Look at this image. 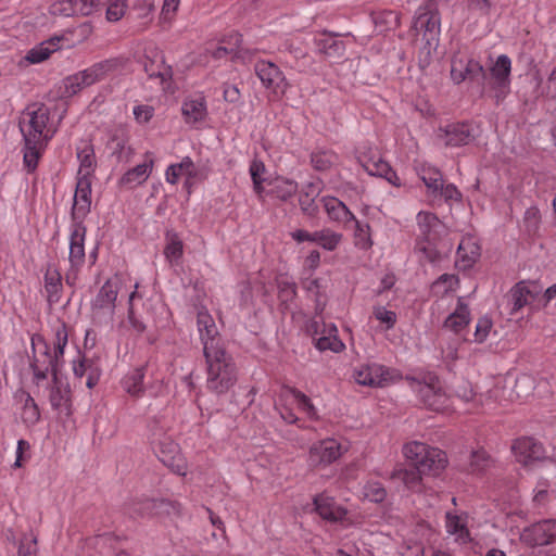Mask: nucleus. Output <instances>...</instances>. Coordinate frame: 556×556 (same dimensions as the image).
<instances>
[{"instance_id":"f257e3e1","label":"nucleus","mask_w":556,"mask_h":556,"mask_svg":"<svg viewBox=\"0 0 556 556\" xmlns=\"http://www.w3.org/2000/svg\"><path fill=\"white\" fill-rule=\"evenodd\" d=\"M18 125L24 141L23 165L27 173H34L58 126L50 118L49 108L39 103L22 112Z\"/></svg>"},{"instance_id":"f03ea898","label":"nucleus","mask_w":556,"mask_h":556,"mask_svg":"<svg viewBox=\"0 0 556 556\" xmlns=\"http://www.w3.org/2000/svg\"><path fill=\"white\" fill-rule=\"evenodd\" d=\"M206 363L207 389L218 394L226 393L237 381V370L232 357L226 349L203 354Z\"/></svg>"},{"instance_id":"7ed1b4c3","label":"nucleus","mask_w":556,"mask_h":556,"mask_svg":"<svg viewBox=\"0 0 556 556\" xmlns=\"http://www.w3.org/2000/svg\"><path fill=\"white\" fill-rule=\"evenodd\" d=\"M418 226V238L416 251L428 262H435L439 256L437 243L445 231L444 224L438 216L428 211H421L416 216Z\"/></svg>"},{"instance_id":"20e7f679","label":"nucleus","mask_w":556,"mask_h":556,"mask_svg":"<svg viewBox=\"0 0 556 556\" xmlns=\"http://www.w3.org/2000/svg\"><path fill=\"white\" fill-rule=\"evenodd\" d=\"M403 455L424 473L438 476L447 465L445 452L419 441L403 446Z\"/></svg>"},{"instance_id":"39448f33","label":"nucleus","mask_w":556,"mask_h":556,"mask_svg":"<svg viewBox=\"0 0 556 556\" xmlns=\"http://www.w3.org/2000/svg\"><path fill=\"white\" fill-rule=\"evenodd\" d=\"M352 380L358 386L386 388L401 380V372L392 367L371 362L357 364L352 369Z\"/></svg>"},{"instance_id":"423d86ee","label":"nucleus","mask_w":556,"mask_h":556,"mask_svg":"<svg viewBox=\"0 0 556 556\" xmlns=\"http://www.w3.org/2000/svg\"><path fill=\"white\" fill-rule=\"evenodd\" d=\"M511 60L506 54H501L489 68L488 74L483 71L485 80V92L498 104L503 102L510 92Z\"/></svg>"},{"instance_id":"0eeeda50","label":"nucleus","mask_w":556,"mask_h":556,"mask_svg":"<svg viewBox=\"0 0 556 556\" xmlns=\"http://www.w3.org/2000/svg\"><path fill=\"white\" fill-rule=\"evenodd\" d=\"M349 451V445L336 438H326L311 444L307 465L313 469H325L340 459Z\"/></svg>"},{"instance_id":"6e6552de","label":"nucleus","mask_w":556,"mask_h":556,"mask_svg":"<svg viewBox=\"0 0 556 556\" xmlns=\"http://www.w3.org/2000/svg\"><path fill=\"white\" fill-rule=\"evenodd\" d=\"M33 362L31 368L37 383L46 380L49 372L55 378L56 367L60 358L51 350L50 344L41 336L31 338Z\"/></svg>"},{"instance_id":"1a4fd4ad","label":"nucleus","mask_w":556,"mask_h":556,"mask_svg":"<svg viewBox=\"0 0 556 556\" xmlns=\"http://www.w3.org/2000/svg\"><path fill=\"white\" fill-rule=\"evenodd\" d=\"M86 226L84 223H71L70 226V252L68 262L70 269L65 275V280L68 285H74L77 275L85 264V240H86Z\"/></svg>"},{"instance_id":"9d476101","label":"nucleus","mask_w":556,"mask_h":556,"mask_svg":"<svg viewBox=\"0 0 556 556\" xmlns=\"http://www.w3.org/2000/svg\"><path fill=\"white\" fill-rule=\"evenodd\" d=\"M117 295V281H105L92 302L91 317L94 324L109 325L113 321Z\"/></svg>"},{"instance_id":"9b49d317","label":"nucleus","mask_w":556,"mask_h":556,"mask_svg":"<svg viewBox=\"0 0 556 556\" xmlns=\"http://www.w3.org/2000/svg\"><path fill=\"white\" fill-rule=\"evenodd\" d=\"M144 72L150 78H159L163 85V89H168L172 84L173 70L164 60L163 52L154 45L144 48L141 60Z\"/></svg>"},{"instance_id":"f8f14e48","label":"nucleus","mask_w":556,"mask_h":556,"mask_svg":"<svg viewBox=\"0 0 556 556\" xmlns=\"http://www.w3.org/2000/svg\"><path fill=\"white\" fill-rule=\"evenodd\" d=\"M514 401V392L508 380L503 377L492 379L484 391L479 393V406L484 410H493L497 406H506Z\"/></svg>"},{"instance_id":"ddd939ff","label":"nucleus","mask_w":556,"mask_h":556,"mask_svg":"<svg viewBox=\"0 0 556 556\" xmlns=\"http://www.w3.org/2000/svg\"><path fill=\"white\" fill-rule=\"evenodd\" d=\"M197 328L203 346V354L225 349L224 341L214 318L204 308L198 312Z\"/></svg>"},{"instance_id":"4468645a","label":"nucleus","mask_w":556,"mask_h":556,"mask_svg":"<svg viewBox=\"0 0 556 556\" xmlns=\"http://www.w3.org/2000/svg\"><path fill=\"white\" fill-rule=\"evenodd\" d=\"M522 543L529 546H545L556 542V520L546 519L525 528L520 534Z\"/></svg>"},{"instance_id":"2eb2a0df","label":"nucleus","mask_w":556,"mask_h":556,"mask_svg":"<svg viewBox=\"0 0 556 556\" xmlns=\"http://www.w3.org/2000/svg\"><path fill=\"white\" fill-rule=\"evenodd\" d=\"M152 448L159 459L177 475L186 476L187 462L179 453L178 444L172 438H165L157 443H152Z\"/></svg>"},{"instance_id":"dca6fc26","label":"nucleus","mask_w":556,"mask_h":556,"mask_svg":"<svg viewBox=\"0 0 556 556\" xmlns=\"http://www.w3.org/2000/svg\"><path fill=\"white\" fill-rule=\"evenodd\" d=\"M180 177H185V188L190 192L193 185L204 177L189 156H185L179 163L170 164L165 170V180L170 185H177Z\"/></svg>"},{"instance_id":"f3484780","label":"nucleus","mask_w":556,"mask_h":556,"mask_svg":"<svg viewBox=\"0 0 556 556\" xmlns=\"http://www.w3.org/2000/svg\"><path fill=\"white\" fill-rule=\"evenodd\" d=\"M358 162L370 176L384 178L392 186L401 187L402 182L397 174L379 154L361 152Z\"/></svg>"},{"instance_id":"a211bd4d","label":"nucleus","mask_w":556,"mask_h":556,"mask_svg":"<svg viewBox=\"0 0 556 556\" xmlns=\"http://www.w3.org/2000/svg\"><path fill=\"white\" fill-rule=\"evenodd\" d=\"M539 288L534 283H527L525 281L518 282L511 288L509 292V301L511 303L510 314H516L523 307H529L530 311H538L541 304L538 302Z\"/></svg>"},{"instance_id":"6ab92c4d","label":"nucleus","mask_w":556,"mask_h":556,"mask_svg":"<svg viewBox=\"0 0 556 556\" xmlns=\"http://www.w3.org/2000/svg\"><path fill=\"white\" fill-rule=\"evenodd\" d=\"M254 70L265 88L273 90L276 94L286 92L288 83L283 73L275 63L261 60L256 62Z\"/></svg>"},{"instance_id":"aec40b11","label":"nucleus","mask_w":556,"mask_h":556,"mask_svg":"<svg viewBox=\"0 0 556 556\" xmlns=\"http://www.w3.org/2000/svg\"><path fill=\"white\" fill-rule=\"evenodd\" d=\"M511 451L516 460L523 466H529L535 462L543 460L546 456V452L542 443L529 437L517 439L511 446Z\"/></svg>"},{"instance_id":"412c9836","label":"nucleus","mask_w":556,"mask_h":556,"mask_svg":"<svg viewBox=\"0 0 556 556\" xmlns=\"http://www.w3.org/2000/svg\"><path fill=\"white\" fill-rule=\"evenodd\" d=\"M483 74V66L476 60L464 54H455L451 61V79L460 84L466 79L473 80Z\"/></svg>"},{"instance_id":"4be33fe9","label":"nucleus","mask_w":556,"mask_h":556,"mask_svg":"<svg viewBox=\"0 0 556 556\" xmlns=\"http://www.w3.org/2000/svg\"><path fill=\"white\" fill-rule=\"evenodd\" d=\"M91 206V178H77L74 203L72 207V223H84Z\"/></svg>"},{"instance_id":"5701e85b","label":"nucleus","mask_w":556,"mask_h":556,"mask_svg":"<svg viewBox=\"0 0 556 556\" xmlns=\"http://www.w3.org/2000/svg\"><path fill=\"white\" fill-rule=\"evenodd\" d=\"M417 393L424 405L431 410L444 412L448 407V396L437 380L419 384Z\"/></svg>"},{"instance_id":"b1692460","label":"nucleus","mask_w":556,"mask_h":556,"mask_svg":"<svg viewBox=\"0 0 556 556\" xmlns=\"http://www.w3.org/2000/svg\"><path fill=\"white\" fill-rule=\"evenodd\" d=\"M438 138L446 147H460L472 140V134L468 124L452 123L438 129Z\"/></svg>"},{"instance_id":"393cba45","label":"nucleus","mask_w":556,"mask_h":556,"mask_svg":"<svg viewBox=\"0 0 556 556\" xmlns=\"http://www.w3.org/2000/svg\"><path fill=\"white\" fill-rule=\"evenodd\" d=\"M181 114L189 125L203 122L207 115L205 98L200 94L186 98L181 105Z\"/></svg>"},{"instance_id":"a878e982","label":"nucleus","mask_w":556,"mask_h":556,"mask_svg":"<svg viewBox=\"0 0 556 556\" xmlns=\"http://www.w3.org/2000/svg\"><path fill=\"white\" fill-rule=\"evenodd\" d=\"M119 66V61L117 59H109L93 65L79 71V76L81 78L83 85L87 87L104 79L106 75L113 71H115Z\"/></svg>"},{"instance_id":"bb28decb","label":"nucleus","mask_w":556,"mask_h":556,"mask_svg":"<svg viewBox=\"0 0 556 556\" xmlns=\"http://www.w3.org/2000/svg\"><path fill=\"white\" fill-rule=\"evenodd\" d=\"M314 506L317 514L329 521H341L345 518L346 510L336 504L333 497L326 493L317 494L314 497Z\"/></svg>"},{"instance_id":"cd10ccee","label":"nucleus","mask_w":556,"mask_h":556,"mask_svg":"<svg viewBox=\"0 0 556 556\" xmlns=\"http://www.w3.org/2000/svg\"><path fill=\"white\" fill-rule=\"evenodd\" d=\"M153 166L154 161L151 155L147 153L146 161L127 170L119 179V185L129 189L142 185L151 175Z\"/></svg>"},{"instance_id":"c85d7f7f","label":"nucleus","mask_w":556,"mask_h":556,"mask_svg":"<svg viewBox=\"0 0 556 556\" xmlns=\"http://www.w3.org/2000/svg\"><path fill=\"white\" fill-rule=\"evenodd\" d=\"M45 292L47 295V300L50 304H55L60 301L63 283H62V275L56 264L50 263L47 265L45 275Z\"/></svg>"},{"instance_id":"c756f323","label":"nucleus","mask_w":556,"mask_h":556,"mask_svg":"<svg viewBox=\"0 0 556 556\" xmlns=\"http://www.w3.org/2000/svg\"><path fill=\"white\" fill-rule=\"evenodd\" d=\"M168 506L175 508V505L167 501L143 497L134 500L129 505V511L136 516L146 517L168 511Z\"/></svg>"},{"instance_id":"7c9ffc66","label":"nucleus","mask_w":556,"mask_h":556,"mask_svg":"<svg viewBox=\"0 0 556 556\" xmlns=\"http://www.w3.org/2000/svg\"><path fill=\"white\" fill-rule=\"evenodd\" d=\"M470 319V309L463 299L459 298L455 309L444 320V328L453 331L454 333H459L462 330L467 328Z\"/></svg>"},{"instance_id":"2f4dec72","label":"nucleus","mask_w":556,"mask_h":556,"mask_svg":"<svg viewBox=\"0 0 556 556\" xmlns=\"http://www.w3.org/2000/svg\"><path fill=\"white\" fill-rule=\"evenodd\" d=\"M440 17L434 0H428L416 13L415 27L426 28L427 31H434L439 28Z\"/></svg>"},{"instance_id":"473e14b6","label":"nucleus","mask_w":556,"mask_h":556,"mask_svg":"<svg viewBox=\"0 0 556 556\" xmlns=\"http://www.w3.org/2000/svg\"><path fill=\"white\" fill-rule=\"evenodd\" d=\"M421 473L424 472L419 471L416 467L407 469L403 466H397L391 472L390 479L401 481L412 492H421L424 488Z\"/></svg>"},{"instance_id":"72a5a7b5","label":"nucleus","mask_w":556,"mask_h":556,"mask_svg":"<svg viewBox=\"0 0 556 556\" xmlns=\"http://www.w3.org/2000/svg\"><path fill=\"white\" fill-rule=\"evenodd\" d=\"M480 255V247L472 237L462 239L457 249L456 263L463 268L471 267Z\"/></svg>"},{"instance_id":"f704fd0d","label":"nucleus","mask_w":556,"mask_h":556,"mask_svg":"<svg viewBox=\"0 0 556 556\" xmlns=\"http://www.w3.org/2000/svg\"><path fill=\"white\" fill-rule=\"evenodd\" d=\"M144 367L129 370L121 380L122 389L132 397H141L144 393Z\"/></svg>"},{"instance_id":"c9c22d12","label":"nucleus","mask_w":556,"mask_h":556,"mask_svg":"<svg viewBox=\"0 0 556 556\" xmlns=\"http://www.w3.org/2000/svg\"><path fill=\"white\" fill-rule=\"evenodd\" d=\"M321 202L330 219L344 224L355 220V215L339 199L325 197L321 199Z\"/></svg>"},{"instance_id":"e433bc0d","label":"nucleus","mask_w":556,"mask_h":556,"mask_svg":"<svg viewBox=\"0 0 556 556\" xmlns=\"http://www.w3.org/2000/svg\"><path fill=\"white\" fill-rule=\"evenodd\" d=\"M445 527L450 534L456 536V541L460 543H467L470 541V533L467 528V515L466 514H452L446 513Z\"/></svg>"},{"instance_id":"4c0bfd02","label":"nucleus","mask_w":556,"mask_h":556,"mask_svg":"<svg viewBox=\"0 0 556 556\" xmlns=\"http://www.w3.org/2000/svg\"><path fill=\"white\" fill-rule=\"evenodd\" d=\"M173 426V420L168 414L154 416L149 422V441L157 443L165 438H170L167 432Z\"/></svg>"},{"instance_id":"58836bf2","label":"nucleus","mask_w":556,"mask_h":556,"mask_svg":"<svg viewBox=\"0 0 556 556\" xmlns=\"http://www.w3.org/2000/svg\"><path fill=\"white\" fill-rule=\"evenodd\" d=\"M79 168L77 178H91L96 167V156L92 144L84 143L77 148Z\"/></svg>"},{"instance_id":"ea45409f","label":"nucleus","mask_w":556,"mask_h":556,"mask_svg":"<svg viewBox=\"0 0 556 556\" xmlns=\"http://www.w3.org/2000/svg\"><path fill=\"white\" fill-rule=\"evenodd\" d=\"M418 177L424 181L429 193L437 194L443 181L441 172L428 163H421L416 167Z\"/></svg>"},{"instance_id":"a19ab883","label":"nucleus","mask_w":556,"mask_h":556,"mask_svg":"<svg viewBox=\"0 0 556 556\" xmlns=\"http://www.w3.org/2000/svg\"><path fill=\"white\" fill-rule=\"evenodd\" d=\"M62 38L53 37L46 40L28 51L26 60L31 64H37L46 61L53 52L61 48L60 41Z\"/></svg>"},{"instance_id":"79ce46f5","label":"nucleus","mask_w":556,"mask_h":556,"mask_svg":"<svg viewBox=\"0 0 556 556\" xmlns=\"http://www.w3.org/2000/svg\"><path fill=\"white\" fill-rule=\"evenodd\" d=\"M303 288L315 299V313L320 316L326 307V285L320 278H306Z\"/></svg>"},{"instance_id":"37998d69","label":"nucleus","mask_w":556,"mask_h":556,"mask_svg":"<svg viewBox=\"0 0 556 556\" xmlns=\"http://www.w3.org/2000/svg\"><path fill=\"white\" fill-rule=\"evenodd\" d=\"M495 465L494 459L482 448L473 451L468 465V472L482 477L486 475Z\"/></svg>"},{"instance_id":"c03bdc74","label":"nucleus","mask_w":556,"mask_h":556,"mask_svg":"<svg viewBox=\"0 0 556 556\" xmlns=\"http://www.w3.org/2000/svg\"><path fill=\"white\" fill-rule=\"evenodd\" d=\"M229 37L230 42L227 46L219 45L212 51L213 58L223 59L230 55L232 59H242V61L245 62L247 58L244 54L248 52L240 48L241 35L238 33H231Z\"/></svg>"},{"instance_id":"a18cd8bd","label":"nucleus","mask_w":556,"mask_h":556,"mask_svg":"<svg viewBox=\"0 0 556 556\" xmlns=\"http://www.w3.org/2000/svg\"><path fill=\"white\" fill-rule=\"evenodd\" d=\"M50 403L54 409L61 414L70 416L72 414V405L70 397V390L60 386L52 388L50 392Z\"/></svg>"},{"instance_id":"49530a36","label":"nucleus","mask_w":556,"mask_h":556,"mask_svg":"<svg viewBox=\"0 0 556 556\" xmlns=\"http://www.w3.org/2000/svg\"><path fill=\"white\" fill-rule=\"evenodd\" d=\"M268 185L271 186L269 191L270 194L281 201H287L298 191V184L294 180L287 178H276L275 180L268 182Z\"/></svg>"},{"instance_id":"de8ad7c7","label":"nucleus","mask_w":556,"mask_h":556,"mask_svg":"<svg viewBox=\"0 0 556 556\" xmlns=\"http://www.w3.org/2000/svg\"><path fill=\"white\" fill-rule=\"evenodd\" d=\"M184 254V243L177 233H167L164 255L170 265H179Z\"/></svg>"},{"instance_id":"09e8293b","label":"nucleus","mask_w":556,"mask_h":556,"mask_svg":"<svg viewBox=\"0 0 556 556\" xmlns=\"http://www.w3.org/2000/svg\"><path fill=\"white\" fill-rule=\"evenodd\" d=\"M338 162V155L328 149H317L311 154V164L316 170H328Z\"/></svg>"},{"instance_id":"8fccbe9b","label":"nucleus","mask_w":556,"mask_h":556,"mask_svg":"<svg viewBox=\"0 0 556 556\" xmlns=\"http://www.w3.org/2000/svg\"><path fill=\"white\" fill-rule=\"evenodd\" d=\"M249 172L253 181L254 192L257 194L258 199L262 200L265 192L264 184L267 181L264 177L266 173L265 165L262 161L255 159L251 162Z\"/></svg>"},{"instance_id":"3c124183","label":"nucleus","mask_w":556,"mask_h":556,"mask_svg":"<svg viewBox=\"0 0 556 556\" xmlns=\"http://www.w3.org/2000/svg\"><path fill=\"white\" fill-rule=\"evenodd\" d=\"M53 349L51 350L56 355V357L62 359L64 355V349L68 342V327L65 323L58 320L53 327Z\"/></svg>"},{"instance_id":"603ef678","label":"nucleus","mask_w":556,"mask_h":556,"mask_svg":"<svg viewBox=\"0 0 556 556\" xmlns=\"http://www.w3.org/2000/svg\"><path fill=\"white\" fill-rule=\"evenodd\" d=\"M458 278L455 275L444 274L431 286V293L434 296H444L456 290Z\"/></svg>"},{"instance_id":"864d4df0","label":"nucleus","mask_w":556,"mask_h":556,"mask_svg":"<svg viewBox=\"0 0 556 556\" xmlns=\"http://www.w3.org/2000/svg\"><path fill=\"white\" fill-rule=\"evenodd\" d=\"M84 88H86V86L83 85L79 73L77 72L73 75L65 77L62 80V84L60 86V97L61 98H71V97L77 94Z\"/></svg>"},{"instance_id":"5fc2aeb1","label":"nucleus","mask_w":556,"mask_h":556,"mask_svg":"<svg viewBox=\"0 0 556 556\" xmlns=\"http://www.w3.org/2000/svg\"><path fill=\"white\" fill-rule=\"evenodd\" d=\"M318 50L328 56H341L344 53L342 41L331 36H325L317 40Z\"/></svg>"},{"instance_id":"6e6d98bb","label":"nucleus","mask_w":556,"mask_h":556,"mask_svg":"<svg viewBox=\"0 0 556 556\" xmlns=\"http://www.w3.org/2000/svg\"><path fill=\"white\" fill-rule=\"evenodd\" d=\"M372 316L381 324V329L383 331L392 329L397 321L396 313L382 305H375L372 307Z\"/></svg>"},{"instance_id":"4d7b16f0","label":"nucleus","mask_w":556,"mask_h":556,"mask_svg":"<svg viewBox=\"0 0 556 556\" xmlns=\"http://www.w3.org/2000/svg\"><path fill=\"white\" fill-rule=\"evenodd\" d=\"M355 223L354 230V243L358 249L368 250L372 245V240L370 236V226L368 224H363L355 218L353 220Z\"/></svg>"},{"instance_id":"13d9d810","label":"nucleus","mask_w":556,"mask_h":556,"mask_svg":"<svg viewBox=\"0 0 556 556\" xmlns=\"http://www.w3.org/2000/svg\"><path fill=\"white\" fill-rule=\"evenodd\" d=\"M21 418L26 427L35 426L40 419L39 408L30 395H27L25 399Z\"/></svg>"},{"instance_id":"bf43d9fd","label":"nucleus","mask_w":556,"mask_h":556,"mask_svg":"<svg viewBox=\"0 0 556 556\" xmlns=\"http://www.w3.org/2000/svg\"><path fill=\"white\" fill-rule=\"evenodd\" d=\"M288 393L292 397L293 402L298 405V407L309 418L316 419L318 417L317 409L308 396L295 389H289Z\"/></svg>"},{"instance_id":"052dcab7","label":"nucleus","mask_w":556,"mask_h":556,"mask_svg":"<svg viewBox=\"0 0 556 556\" xmlns=\"http://www.w3.org/2000/svg\"><path fill=\"white\" fill-rule=\"evenodd\" d=\"M307 331L316 340L317 337H331L332 334L338 336V328L334 324H326L323 320L312 319L307 324Z\"/></svg>"},{"instance_id":"680f3d73","label":"nucleus","mask_w":556,"mask_h":556,"mask_svg":"<svg viewBox=\"0 0 556 556\" xmlns=\"http://www.w3.org/2000/svg\"><path fill=\"white\" fill-rule=\"evenodd\" d=\"M278 298L282 305L288 307V303L293 301L296 295V286L293 281L286 277H280L277 280Z\"/></svg>"},{"instance_id":"e2e57ef3","label":"nucleus","mask_w":556,"mask_h":556,"mask_svg":"<svg viewBox=\"0 0 556 556\" xmlns=\"http://www.w3.org/2000/svg\"><path fill=\"white\" fill-rule=\"evenodd\" d=\"M104 7H106V20L109 22L119 21L129 8L128 0H103Z\"/></svg>"},{"instance_id":"0e129e2a","label":"nucleus","mask_w":556,"mask_h":556,"mask_svg":"<svg viewBox=\"0 0 556 556\" xmlns=\"http://www.w3.org/2000/svg\"><path fill=\"white\" fill-rule=\"evenodd\" d=\"M342 236L331 229H323L317 231L316 242L327 251H333L341 242Z\"/></svg>"},{"instance_id":"69168bd1","label":"nucleus","mask_w":556,"mask_h":556,"mask_svg":"<svg viewBox=\"0 0 556 556\" xmlns=\"http://www.w3.org/2000/svg\"><path fill=\"white\" fill-rule=\"evenodd\" d=\"M534 389V380L529 375H520L516 380L514 384V389L511 391L514 392V401L516 399H523L527 397L532 393Z\"/></svg>"},{"instance_id":"338daca9","label":"nucleus","mask_w":556,"mask_h":556,"mask_svg":"<svg viewBox=\"0 0 556 556\" xmlns=\"http://www.w3.org/2000/svg\"><path fill=\"white\" fill-rule=\"evenodd\" d=\"M315 348L320 352L331 351L333 353H341L344 351L345 344L340 340L339 336L332 334L331 337H317Z\"/></svg>"},{"instance_id":"774afa93","label":"nucleus","mask_w":556,"mask_h":556,"mask_svg":"<svg viewBox=\"0 0 556 556\" xmlns=\"http://www.w3.org/2000/svg\"><path fill=\"white\" fill-rule=\"evenodd\" d=\"M75 15L88 16L100 11L103 7V0H74Z\"/></svg>"}]
</instances>
